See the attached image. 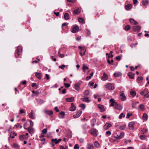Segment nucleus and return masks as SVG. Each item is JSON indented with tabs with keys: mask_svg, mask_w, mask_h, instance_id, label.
Segmentation results:
<instances>
[{
	"mask_svg": "<svg viewBox=\"0 0 149 149\" xmlns=\"http://www.w3.org/2000/svg\"><path fill=\"white\" fill-rule=\"evenodd\" d=\"M22 48V47L18 46L15 52V55L17 58L19 57L20 55L21 54Z\"/></svg>",
	"mask_w": 149,
	"mask_h": 149,
	"instance_id": "f257e3e1",
	"label": "nucleus"
},
{
	"mask_svg": "<svg viewBox=\"0 0 149 149\" xmlns=\"http://www.w3.org/2000/svg\"><path fill=\"white\" fill-rule=\"evenodd\" d=\"M78 48L81 49L80 52V54L81 56H82L85 55V53L86 51V50L85 47H81L79 46Z\"/></svg>",
	"mask_w": 149,
	"mask_h": 149,
	"instance_id": "f03ea898",
	"label": "nucleus"
},
{
	"mask_svg": "<svg viewBox=\"0 0 149 149\" xmlns=\"http://www.w3.org/2000/svg\"><path fill=\"white\" fill-rule=\"evenodd\" d=\"M105 87L106 88L110 90H112L114 88L113 85L110 83L107 84L106 85Z\"/></svg>",
	"mask_w": 149,
	"mask_h": 149,
	"instance_id": "7ed1b4c3",
	"label": "nucleus"
},
{
	"mask_svg": "<svg viewBox=\"0 0 149 149\" xmlns=\"http://www.w3.org/2000/svg\"><path fill=\"white\" fill-rule=\"evenodd\" d=\"M91 133L93 135L94 137H96L97 136V131L95 129L93 128L91 130Z\"/></svg>",
	"mask_w": 149,
	"mask_h": 149,
	"instance_id": "20e7f679",
	"label": "nucleus"
},
{
	"mask_svg": "<svg viewBox=\"0 0 149 149\" xmlns=\"http://www.w3.org/2000/svg\"><path fill=\"white\" fill-rule=\"evenodd\" d=\"M82 113V111L81 110H79L77 112V113L76 114H74L73 116V117L74 118H77L79 117Z\"/></svg>",
	"mask_w": 149,
	"mask_h": 149,
	"instance_id": "39448f33",
	"label": "nucleus"
},
{
	"mask_svg": "<svg viewBox=\"0 0 149 149\" xmlns=\"http://www.w3.org/2000/svg\"><path fill=\"white\" fill-rule=\"evenodd\" d=\"M141 27L138 26H134L133 27V31L134 32L139 31L141 29Z\"/></svg>",
	"mask_w": 149,
	"mask_h": 149,
	"instance_id": "423d86ee",
	"label": "nucleus"
},
{
	"mask_svg": "<svg viewBox=\"0 0 149 149\" xmlns=\"http://www.w3.org/2000/svg\"><path fill=\"white\" fill-rule=\"evenodd\" d=\"M135 123L134 122H131L130 123L128 124L129 128L130 130H133L134 129V125Z\"/></svg>",
	"mask_w": 149,
	"mask_h": 149,
	"instance_id": "0eeeda50",
	"label": "nucleus"
},
{
	"mask_svg": "<svg viewBox=\"0 0 149 149\" xmlns=\"http://www.w3.org/2000/svg\"><path fill=\"white\" fill-rule=\"evenodd\" d=\"M79 30V27L78 26H76L72 29L71 32L73 33H76Z\"/></svg>",
	"mask_w": 149,
	"mask_h": 149,
	"instance_id": "6e6552de",
	"label": "nucleus"
},
{
	"mask_svg": "<svg viewBox=\"0 0 149 149\" xmlns=\"http://www.w3.org/2000/svg\"><path fill=\"white\" fill-rule=\"evenodd\" d=\"M120 99L122 101H125L126 99V97L123 93H121L120 95Z\"/></svg>",
	"mask_w": 149,
	"mask_h": 149,
	"instance_id": "1a4fd4ad",
	"label": "nucleus"
},
{
	"mask_svg": "<svg viewBox=\"0 0 149 149\" xmlns=\"http://www.w3.org/2000/svg\"><path fill=\"white\" fill-rule=\"evenodd\" d=\"M29 116L30 118L32 119H34V114L32 110H31V112L29 114Z\"/></svg>",
	"mask_w": 149,
	"mask_h": 149,
	"instance_id": "9d476101",
	"label": "nucleus"
},
{
	"mask_svg": "<svg viewBox=\"0 0 149 149\" xmlns=\"http://www.w3.org/2000/svg\"><path fill=\"white\" fill-rule=\"evenodd\" d=\"M81 100L86 102H89L90 101V100L88 99V97H85V96L84 97H83L81 98Z\"/></svg>",
	"mask_w": 149,
	"mask_h": 149,
	"instance_id": "9b49d317",
	"label": "nucleus"
},
{
	"mask_svg": "<svg viewBox=\"0 0 149 149\" xmlns=\"http://www.w3.org/2000/svg\"><path fill=\"white\" fill-rule=\"evenodd\" d=\"M112 126L111 124L109 123H107L104 126V129L107 130L109 127Z\"/></svg>",
	"mask_w": 149,
	"mask_h": 149,
	"instance_id": "f8f14e48",
	"label": "nucleus"
},
{
	"mask_svg": "<svg viewBox=\"0 0 149 149\" xmlns=\"http://www.w3.org/2000/svg\"><path fill=\"white\" fill-rule=\"evenodd\" d=\"M81 11V8H78L74 11V14H78L80 13Z\"/></svg>",
	"mask_w": 149,
	"mask_h": 149,
	"instance_id": "ddd939ff",
	"label": "nucleus"
},
{
	"mask_svg": "<svg viewBox=\"0 0 149 149\" xmlns=\"http://www.w3.org/2000/svg\"><path fill=\"white\" fill-rule=\"evenodd\" d=\"M107 75L105 73H104L102 76L101 77V79L102 80L104 81L107 79Z\"/></svg>",
	"mask_w": 149,
	"mask_h": 149,
	"instance_id": "4468645a",
	"label": "nucleus"
},
{
	"mask_svg": "<svg viewBox=\"0 0 149 149\" xmlns=\"http://www.w3.org/2000/svg\"><path fill=\"white\" fill-rule=\"evenodd\" d=\"M135 74L132 72H129L128 74V76L131 79H133L134 78V76Z\"/></svg>",
	"mask_w": 149,
	"mask_h": 149,
	"instance_id": "2eb2a0df",
	"label": "nucleus"
},
{
	"mask_svg": "<svg viewBox=\"0 0 149 149\" xmlns=\"http://www.w3.org/2000/svg\"><path fill=\"white\" fill-rule=\"evenodd\" d=\"M76 107L74 105L73 103H72L71 106L70 108V110L71 111H74L75 110Z\"/></svg>",
	"mask_w": 149,
	"mask_h": 149,
	"instance_id": "dca6fc26",
	"label": "nucleus"
},
{
	"mask_svg": "<svg viewBox=\"0 0 149 149\" xmlns=\"http://www.w3.org/2000/svg\"><path fill=\"white\" fill-rule=\"evenodd\" d=\"M35 75L36 77L39 79H41L42 76L41 73H38L37 72L35 73Z\"/></svg>",
	"mask_w": 149,
	"mask_h": 149,
	"instance_id": "f3484780",
	"label": "nucleus"
},
{
	"mask_svg": "<svg viewBox=\"0 0 149 149\" xmlns=\"http://www.w3.org/2000/svg\"><path fill=\"white\" fill-rule=\"evenodd\" d=\"M132 5L129 4L125 5V8L126 10H129L132 8Z\"/></svg>",
	"mask_w": 149,
	"mask_h": 149,
	"instance_id": "a211bd4d",
	"label": "nucleus"
},
{
	"mask_svg": "<svg viewBox=\"0 0 149 149\" xmlns=\"http://www.w3.org/2000/svg\"><path fill=\"white\" fill-rule=\"evenodd\" d=\"M74 97H72L70 98H66L65 100L66 102H72L74 100Z\"/></svg>",
	"mask_w": 149,
	"mask_h": 149,
	"instance_id": "6ab92c4d",
	"label": "nucleus"
},
{
	"mask_svg": "<svg viewBox=\"0 0 149 149\" xmlns=\"http://www.w3.org/2000/svg\"><path fill=\"white\" fill-rule=\"evenodd\" d=\"M98 107L101 110V112H103L105 110L104 106L103 105L99 104L98 105Z\"/></svg>",
	"mask_w": 149,
	"mask_h": 149,
	"instance_id": "aec40b11",
	"label": "nucleus"
},
{
	"mask_svg": "<svg viewBox=\"0 0 149 149\" xmlns=\"http://www.w3.org/2000/svg\"><path fill=\"white\" fill-rule=\"evenodd\" d=\"M80 84L79 83L76 84L74 85V88L77 91H79L80 89Z\"/></svg>",
	"mask_w": 149,
	"mask_h": 149,
	"instance_id": "412c9836",
	"label": "nucleus"
},
{
	"mask_svg": "<svg viewBox=\"0 0 149 149\" xmlns=\"http://www.w3.org/2000/svg\"><path fill=\"white\" fill-rule=\"evenodd\" d=\"M114 108L116 109L120 110L122 109V107L121 105L119 104L117 106H115L114 107Z\"/></svg>",
	"mask_w": 149,
	"mask_h": 149,
	"instance_id": "4be33fe9",
	"label": "nucleus"
},
{
	"mask_svg": "<svg viewBox=\"0 0 149 149\" xmlns=\"http://www.w3.org/2000/svg\"><path fill=\"white\" fill-rule=\"evenodd\" d=\"M129 21L131 23L133 24L136 25L138 24V23L137 22L132 19H130Z\"/></svg>",
	"mask_w": 149,
	"mask_h": 149,
	"instance_id": "5701e85b",
	"label": "nucleus"
},
{
	"mask_svg": "<svg viewBox=\"0 0 149 149\" xmlns=\"http://www.w3.org/2000/svg\"><path fill=\"white\" fill-rule=\"evenodd\" d=\"M110 101L111 103V104L110 106L112 107L114 106L115 103L114 100L113 99L111 98L110 100Z\"/></svg>",
	"mask_w": 149,
	"mask_h": 149,
	"instance_id": "b1692460",
	"label": "nucleus"
},
{
	"mask_svg": "<svg viewBox=\"0 0 149 149\" xmlns=\"http://www.w3.org/2000/svg\"><path fill=\"white\" fill-rule=\"evenodd\" d=\"M45 113L48 115H51L53 113V111L51 110H47L45 111Z\"/></svg>",
	"mask_w": 149,
	"mask_h": 149,
	"instance_id": "393cba45",
	"label": "nucleus"
},
{
	"mask_svg": "<svg viewBox=\"0 0 149 149\" xmlns=\"http://www.w3.org/2000/svg\"><path fill=\"white\" fill-rule=\"evenodd\" d=\"M64 17L65 20L69 19L70 17L69 14L67 13H65L64 15Z\"/></svg>",
	"mask_w": 149,
	"mask_h": 149,
	"instance_id": "a878e982",
	"label": "nucleus"
},
{
	"mask_svg": "<svg viewBox=\"0 0 149 149\" xmlns=\"http://www.w3.org/2000/svg\"><path fill=\"white\" fill-rule=\"evenodd\" d=\"M143 79V78L142 77L140 76L139 77L136 79L138 83H139L141 82Z\"/></svg>",
	"mask_w": 149,
	"mask_h": 149,
	"instance_id": "bb28decb",
	"label": "nucleus"
},
{
	"mask_svg": "<svg viewBox=\"0 0 149 149\" xmlns=\"http://www.w3.org/2000/svg\"><path fill=\"white\" fill-rule=\"evenodd\" d=\"M107 63L111 65H114V63H113V59H111V61H110L109 59H107Z\"/></svg>",
	"mask_w": 149,
	"mask_h": 149,
	"instance_id": "cd10ccee",
	"label": "nucleus"
},
{
	"mask_svg": "<svg viewBox=\"0 0 149 149\" xmlns=\"http://www.w3.org/2000/svg\"><path fill=\"white\" fill-rule=\"evenodd\" d=\"M121 74L120 72L115 73L113 74L114 76L115 77H118L121 76Z\"/></svg>",
	"mask_w": 149,
	"mask_h": 149,
	"instance_id": "c85d7f7f",
	"label": "nucleus"
},
{
	"mask_svg": "<svg viewBox=\"0 0 149 149\" xmlns=\"http://www.w3.org/2000/svg\"><path fill=\"white\" fill-rule=\"evenodd\" d=\"M124 135V133L121 132L120 133V135L119 136L117 137V139H122Z\"/></svg>",
	"mask_w": 149,
	"mask_h": 149,
	"instance_id": "c756f323",
	"label": "nucleus"
},
{
	"mask_svg": "<svg viewBox=\"0 0 149 149\" xmlns=\"http://www.w3.org/2000/svg\"><path fill=\"white\" fill-rule=\"evenodd\" d=\"M94 148V146L92 144L89 143L88 146L87 148L88 149H93Z\"/></svg>",
	"mask_w": 149,
	"mask_h": 149,
	"instance_id": "7c9ffc66",
	"label": "nucleus"
},
{
	"mask_svg": "<svg viewBox=\"0 0 149 149\" xmlns=\"http://www.w3.org/2000/svg\"><path fill=\"white\" fill-rule=\"evenodd\" d=\"M142 117L143 120H146L148 118V115L147 114L144 113L143 114Z\"/></svg>",
	"mask_w": 149,
	"mask_h": 149,
	"instance_id": "2f4dec72",
	"label": "nucleus"
},
{
	"mask_svg": "<svg viewBox=\"0 0 149 149\" xmlns=\"http://www.w3.org/2000/svg\"><path fill=\"white\" fill-rule=\"evenodd\" d=\"M84 94L85 97L87 96L90 93L89 91L88 90H86L84 92Z\"/></svg>",
	"mask_w": 149,
	"mask_h": 149,
	"instance_id": "473e14b6",
	"label": "nucleus"
},
{
	"mask_svg": "<svg viewBox=\"0 0 149 149\" xmlns=\"http://www.w3.org/2000/svg\"><path fill=\"white\" fill-rule=\"evenodd\" d=\"M148 2V0H143L142 1L143 5L144 6H146Z\"/></svg>",
	"mask_w": 149,
	"mask_h": 149,
	"instance_id": "72a5a7b5",
	"label": "nucleus"
},
{
	"mask_svg": "<svg viewBox=\"0 0 149 149\" xmlns=\"http://www.w3.org/2000/svg\"><path fill=\"white\" fill-rule=\"evenodd\" d=\"M28 132L29 133H31L33 131V129L32 128V127L30 128V127H29L27 128Z\"/></svg>",
	"mask_w": 149,
	"mask_h": 149,
	"instance_id": "f704fd0d",
	"label": "nucleus"
},
{
	"mask_svg": "<svg viewBox=\"0 0 149 149\" xmlns=\"http://www.w3.org/2000/svg\"><path fill=\"white\" fill-rule=\"evenodd\" d=\"M25 136L24 135H21L19 136V139L21 141L24 140L25 138Z\"/></svg>",
	"mask_w": 149,
	"mask_h": 149,
	"instance_id": "c9c22d12",
	"label": "nucleus"
},
{
	"mask_svg": "<svg viewBox=\"0 0 149 149\" xmlns=\"http://www.w3.org/2000/svg\"><path fill=\"white\" fill-rule=\"evenodd\" d=\"M78 20L79 22L83 23L84 22V19L82 18H79L78 19Z\"/></svg>",
	"mask_w": 149,
	"mask_h": 149,
	"instance_id": "e433bc0d",
	"label": "nucleus"
},
{
	"mask_svg": "<svg viewBox=\"0 0 149 149\" xmlns=\"http://www.w3.org/2000/svg\"><path fill=\"white\" fill-rule=\"evenodd\" d=\"M28 120L30 123V126L29 127H30V128L32 127L33 125V122L31 120Z\"/></svg>",
	"mask_w": 149,
	"mask_h": 149,
	"instance_id": "4c0bfd02",
	"label": "nucleus"
},
{
	"mask_svg": "<svg viewBox=\"0 0 149 149\" xmlns=\"http://www.w3.org/2000/svg\"><path fill=\"white\" fill-rule=\"evenodd\" d=\"M130 26L128 25H127L125 26V29L126 31H128L130 29Z\"/></svg>",
	"mask_w": 149,
	"mask_h": 149,
	"instance_id": "58836bf2",
	"label": "nucleus"
},
{
	"mask_svg": "<svg viewBox=\"0 0 149 149\" xmlns=\"http://www.w3.org/2000/svg\"><path fill=\"white\" fill-rule=\"evenodd\" d=\"M136 92L134 91H132L130 92V95L132 96H135L136 95Z\"/></svg>",
	"mask_w": 149,
	"mask_h": 149,
	"instance_id": "ea45409f",
	"label": "nucleus"
},
{
	"mask_svg": "<svg viewBox=\"0 0 149 149\" xmlns=\"http://www.w3.org/2000/svg\"><path fill=\"white\" fill-rule=\"evenodd\" d=\"M60 115L61 116V118H63L65 116V113L63 111H61L59 113Z\"/></svg>",
	"mask_w": 149,
	"mask_h": 149,
	"instance_id": "a19ab883",
	"label": "nucleus"
},
{
	"mask_svg": "<svg viewBox=\"0 0 149 149\" xmlns=\"http://www.w3.org/2000/svg\"><path fill=\"white\" fill-rule=\"evenodd\" d=\"M146 132V130H145V129L143 128L141 129V134H145Z\"/></svg>",
	"mask_w": 149,
	"mask_h": 149,
	"instance_id": "79ce46f5",
	"label": "nucleus"
},
{
	"mask_svg": "<svg viewBox=\"0 0 149 149\" xmlns=\"http://www.w3.org/2000/svg\"><path fill=\"white\" fill-rule=\"evenodd\" d=\"M106 56H108V59H109V58H112L113 57V56L112 54L110 55V54H108V53H106Z\"/></svg>",
	"mask_w": 149,
	"mask_h": 149,
	"instance_id": "37998d69",
	"label": "nucleus"
},
{
	"mask_svg": "<svg viewBox=\"0 0 149 149\" xmlns=\"http://www.w3.org/2000/svg\"><path fill=\"white\" fill-rule=\"evenodd\" d=\"M13 147L14 148L16 149H18L19 148L18 145L17 143H14Z\"/></svg>",
	"mask_w": 149,
	"mask_h": 149,
	"instance_id": "c03bdc74",
	"label": "nucleus"
},
{
	"mask_svg": "<svg viewBox=\"0 0 149 149\" xmlns=\"http://www.w3.org/2000/svg\"><path fill=\"white\" fill-rule=\"evenodd\" d=\"M83 69L84 70H88V67H87L85 65V64H83Z\"/></svg>",
	"mask_w": 149,
	"mask_h": 149,
	"instance_id": "a18cd8bd",
	"label": "nucleus"
},
{
	"mask_svg": "<svg viewBox=\"0 0 149 149\" xmlns=\"http://www.w3.org/2000/svg\"><path fill=\"white\" fill-rule=\"evenodd\" d=\"M94 145L96 147H98L100 146V144L97 141H95L94 143Z\"/></svg>",
	"mask_w": 149,
	"mask_h": 149,
	"instance_id": "49530a36",
	"label": "nucleus"
},
{
	"mask_svg": "<svg viewBox=\"0 0 149 149\" xmlns=\"http://www.w3.org/2000/svg\"><path fill=\"white\" fill-rule=\"evenodd\" d=\"M60 51L59 50L58 52V55L59 57L63 58L64 57V56L63 54H61L60 53Z\"/></svg>",
	"mask_w": 149,
	"mask_h": 149,
	"instance_id": "de8ad7c7",
	"label": "nucleus"
},
{
	"mask_svg": "<svg viewBox=\"0 0 149 149\" xmlns=\"http://www.w3.org/2000/svg\"><path fill=\"white\" fill-rule=\"evenodd\" d=\"M47 132V128L44 129L42 131V133L44 134H46Z\"/></svg>",
	"mask_w": 149,
	"mask_h": 149,
	"instance_id": "09e8293b",
	"label": "nucleus"
},
{
	"mask_svg": "<svg viewBox=\"0 0 149 149\" xmlns=\"http://www.w3.org/2000/svg\"><path fill=\"white\" fill-rule=\"evenodd\" d=\"M65 87L66 88H68L70 86V85L68 83H65L64 84Z\"/></svg>",
	"mask_w": 149,
	"mask_h": 149,
	"instance_id": "8fccbe9b",
	"label": "nucleus"
},
{
	"mask_svg": "<svg viewBox=\"0 0 149 149\" xmlns=\"http://www.w3.org/2000/svg\"><path fill=\"white\" fill-rule=\"evenodd\" d=\"M65 67V65H62L59 66V68H61L62 70H64Z\"/></svg>",
	"mask_w": 149,
	"mask_h": 149,
	"instance_id": "3c124183",
	"label": "nucleus"
},
{
	"mask_svg": "<svg viewBox=\"0 0 149 149\" xmlns=\"http://www.w3.org/2000/svg\"><path fill=\"white\" fill-rule=\"evenodd\" d=\"M124 117L125 116V115L123 113H121L119 116V118L121 119L122 117Z\"/></svg>",
	"mask_w": 149,
	"mask_h": 149,
	"instance_id": "603ef678",
	"label": "nucleus"
},
{
	"mask_svg": "<svg viewBox=\"0 0 149 149\" xmlns=\"http://www.w3.org/2000/svg\"><path fill=\"white\" fill-rule=\"evenodd\" d=\"M79 147L78 144H76L74 146V149H79Z\"/></svg>",
	"mask_w": 149,
	"mask_h": 149,
	"instance_id": "864d4df0",
	"label": "nucleus"
},
{
	"mask_svg": "<svg viewBox=\"0 0 149 149\" xmlns=\"http://www.w3.org/2000/svg\"><path fill=\"white\" fill-rule=\"evenodd\" d=\"M126 127V125H124L120 127L119 129L121 130H124Z\"/></svg>",
	"mask_w": 149,
	"mask_h": 149,
	"instance_id": "5fc2aeb1",
	"label": "nucleus"
},
{
	"mask_svg": "<svg viewBox=\"0 0 149 149\" xmlns=\"http://www.w3.org/2000/svg\"><path fill=\"white\" fill-rule=\"evenodd\" d=\"M58 141L57 139L56 138H55V139H52V143L55 142V144H56V141Z\"/></svg>",
	"mask_w": 149,
	"mask_h": 149,
	"instance_id": "6e6d98bb",
	"label": "nucleus"
},
{
	"mask_svg": "<svg viewBox=\"0 0 149 149\" xmlns=\"http://www.w3.org/2000/svg\"><path fill=\"white\" fill-rule=\"evenodd\" d=\"M146 136L144 135H141L140 136V138L141 140H144L145 139Z\"/></svg>",
	"mask_w": 149,
	"mask_h": 149,
	"instance_id": "4d7b16f0",
	"label": "nucleus"
},
{
	"mask_svg": "<svg viewBox=\"0 0 149 149\" xmlns=\"http://www.w3.org/2000/svg\"><path fill=\"white\" fill-rule=\"evenodd\" d=\"M136 103L135 102H133L132 104V107L133 108H135L136 107Z\"/></svg>",
	"mask_w": 149,
	"mask_h": 149,
	"instance_id": "13d9d810",
	"label": "nucleus"
},
{
	"mask_svg": "<svg viewBox=\"0 0 149 149\" xmlns=\"http://www.w3.org/2000/svg\"><path fill=\"white\" fill-rule=\"evenodd\" d=\"M132 116V114L131 113H128L127 114V116H126V118H129V117L131 116Z\"/></svg>",
	"mask_w": 149,
	"mask_h": 149,
	"instance_id": "bf43d9fd",
	"label": "nucleus"
},
{
	"mask_svg": "<svg viewBox=\"0 0 149 149\" xmlns=\"http://www.w3.org/2000/svg\"><path fill=\"white\" fill-rule=\"evenodd\" d=\"M86 33L87 36H89L90 35V32L87 29H86Z\"/></svg>",
	"mask_w": 149,
	"mask_h": 149,
	"instance_id": "052dcab7",
	"label": "nucleus"
},
{
	"mask_svg": "<svg viewBox=\"0 0 149 149\" xmlns=\"http://www.w3.org/2000/svg\"><path fill=\"white\" fill-rule=\"evenodd\" d=\"M139 107L141 109H143L144 108V106L143 104H141L139 105Z\"/></svg>",
	"mask_w": 149,
	"mask_h": 149,
	"instance_id": "680f3d73",
	"label": "nucleus"
},
{
	"mask_svg": "<svg viewBox=\"0 0 149 149\" xmlns=\"http://www.w3.org/2000/svg\"><path fill=\"white\" fill-rule=\"evenodd\" d=\"M27 126V122H25L24 124V128L25 129H27L28 128H27L26 127Z\"/></svg>",
	"mask_w": 149,
	"mask_h": 149,
	"instance_id": "e2e57ef3",
	"label": "nucleus"
},
{
	"mask_svg": "<svg viewBox=\"0 0 149 149\" xmlns=\"http://www.w3.org/2000/svg\"><path fill=\"white\" fill-rule=\"evenodd\" d=\"M80 106L82 108L83 110H84L85 108V105L84 104H81Z\"/></svg>",
	"mask_w": 149,
	"mask_h": 149,
	"instance_id": "0e129e2a",
	"label": "nucleus"
},
{
	"mask_svg": "<svg viewBox=\"0 0 149 149\" xmlns=\"http://www.w3.org/2000/svg\"><path fill=\"white\" fill-rule=\"evenodd\" d=\"M38 59V60H35L34 61H33L32 62V63H37L40 61V59L38 58H37Z\"/></svg>",
	"mask_w": 149,
	"mask_h": 149,
	"instance_id": "69168bd1",
	"label": "nucleus"
},
{
	"mask_svg": "<svg viewBox=\"0 0 149 149\" xmlns=\"http://www.w3.org/2000/svg\"><path fill=\"white\" fill-rule=\"evenodd\" d=\"M121 57L120 56H118L116 57V59L117 60H120Z\"/></svg>",
	"mask_w": 149,
	"mask_h": 149,
	"instance_id": "338daca9",
	"label": "nucleus"
},
{
	"mask_svg": "<svg viewBox=\"0 0 149 149\" xmlns=\"http://www.w3.org/2000/svg\"><path fill=\"white\" fill-rule=\"evenodd\" d=\"M144 96L145 97L148 98L149 97V92L147 93L146 94L144 95Z\"/></svg>",
	"mask_w": 149,
	"mask_h": 149,
	"instance_id": "774afa93",
	"label": "nucleus"
}]
</instances>
